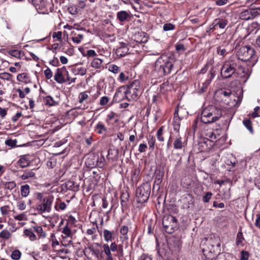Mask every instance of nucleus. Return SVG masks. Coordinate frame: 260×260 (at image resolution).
<instances>
[{
	"label": "nucleus",
	"mask_w": 260,
	"mask_h": 260,
	"mask_svg": "<svg viewBox=\"0 0 260 260\" xmlns=\"http://www.w3.org/2000/svg\"><path fill=\"white\" fill-rule=\"evenodd\" d=\"M140 171L137 169H135L132 172L131 179L133 182H137L138 180V177L139 176Z\"/></svg>",
	"instance_id": "nucleus-42"
},
{
	"label": "nucleus",
	"mask_w": 260,
	"mask_h": 260,
	"mask_svg": "<svg viewBox=\"0 0 260 260\" xmlns=\"http://www.w3.org/2000/svg\"><path fill=\"white\" fill-rule=\"evenodd\" d=\"M61 232L65 235V238L71 237L73 236V233L68 224H66L62 229Z\"/></svg>",
	"instance_id": "nucleus-28"
},
{
	"label": "nucleus",
	"mask_w": 260,
	"mask_h": 260,
	"mask_svg": "<svg viewBox=\"0 0 260 260\" xmlns=\"http://www.w3.org/2000/svg\"><path fill=\"white\" fill-rule=\"evenodd\" d=\"M35 176V173L33 170H25L23 174L20 176L22 180H26Z\"/></svg>",
	"instance_id": "nucleus-23"
},
{
	"label": "nucleus",
	"mask_w": 260,
	"mask_h": 260,
	"mask_svg": "<svg viewBox=\"0 0 260 260\" xmlns=\"http://www.w3.org/2000/svg\"><path fill=\"white\" fill-rule=\"evenodd\" d=\"M107 117L109 120H114L115 123H117L119 121L118 115L113 112H111L109 113Z\"/></svg>",
	"instance_id": "nucleus-38"
},
{
	"label": "nucleus",
	"mask_w": 260,
	"mask_h": 260,
	"mask_svg": "<svg viewBox=\"0 0 260 260\" xmlns=\"http://www.w3.org/2000/svg\"><path fill=\"white\" fill-rule=\"evenodd\" d=\"M138 260H152V258L146 254H142Z\"/></svg>",
	"instance_id": "nucleus-64"
},
{
	"label": "nucleus",
	"mask_w": 260,
	"mask_h": 260,
	"mask_svg": "<svg viewBox=\"0 0 260 260\" xmlns=\"http://www.w3.org/2000/svg\"><path fill=\"white\" fill-rule=\"evenodd\" d=\"M147 148V145L145 143L140 144L139 146L138 151L140 153L145 152Z\"/></svg>",
	"instance_id": "nucleus-59"
},
{
	"label": "nucleus",
	"mask_w": 260,
	"mask_h": 260,
	"mask_svg": "<svg viewBox=\"0 0 260 260\" xmlns=\"http://www.w3.org/2000/svg\"><path fill=\"white\" fill-rule=\"evenodd\" d=\"M88 97L87 91L81 92L79 95V102L82 103L85 100H87Z\"/></svg>",
	"instance_id": "nucleus-44"
},
{
	"label": "nucleus",
	"mask_w": 260,
	"mask_h": 260,
	"mask_svg": "<svg viewBox=\"0 0 260 260\" xmlns=\"http://www.w3.org/2000/svg\"><path fill=\"white\" fill-rule=\"evenodd\" d=\"M3 185L5 189L9 190H12L16 186V183L14 181L3 182Z\"/></svg>",
	"instance_id": "nucleus-30"
},
{
	"label": "nucleus",
	"mask_w": 260,
	"mask_h": 260,
	"mask_svg": "<svg viewBox=\"0 0 260 260\" xmlns=\"http://www.w3.org/2000/svg\"><path fill=\"white\" fill-rule=\"evenodd\" d=\"M84 56L94 57L97 56V54L93 50H88L86 54L83 55Z\"/></svg>",
	"instance_id": "nucleus-54"
},
{
	"label": "nucleus",
	"mask_w": 260,
	"mask_h": 260,
	"mask_svg": "<svg viewBox=\"0 0 260 260\" xmlns=\"http://www.w3.org/2000/svg\"><path fill=\"white\" fill-rule=\"evenodd\" d=\"M109 101H110V99L108 96H102L100 99V104L101 106H102L106 105L108 103Z\"/></svg>",
	"instance_id": "nucleus-52"
},
{
	"label": "nucleus",
	"mask_w": 260,
	"mask_h": 260,
	"mask_svg": "<svg viewBox=\"0 0 260 260\" xmlns=\"http://www.w3.org/2000/svg\"><path fill=\"white\" fill-rule=\"evenodd\" d=\"M130 15L128 12L124 10L118 11L116 14V17L120 22H123L126 21Z\"/></svg>",
	"instance_id": "nucleus-17"
},
{
	"label": "nucleus",
	"mask_w": 260,
	"mask_h": 260,
	"mask_svg": "<svg viewBox=\"0 0 260 260\" xmlns=\"http://www.w3.org/2000/svg\"><path fill=\"white\" fill-rule=\"evenodd\" d=\"M128 227L126 225L122 226L120 230V232L122 235H126L128 233Z\"/></svg>",
	"instance_id": "nucleus-63"
},
{
	"label": "nucleus",
	"mask_w": 260,
	"mask_h": 260,
	"mask_svg": "<svg viewBox=\"0 0 260 260\" xmlns=\"http://www.w3.org/2000/svg\"><path fill=\"white\" fill-rule=\"evenodd\" d=\"M17 164L21 168H24L29 166V161L25 156H22L18 160Z\"/></svg>",
	"instance_id": "nucleus-24"
},
{
	"label": "nucleus",
	"mask_w": 260,
	"mask_h": 260,
	"mask_svg": "<svg viewBox=\"0 0 260 260\" xmlns=\"http://www.w3.org/2000/svg\"><path fill=\"white\" fill-rule=\"evenodd\" d=\"M181 118L179 115V111L176 110L174 113V116L173 120V129L176 131L177 133H179V131L180 126V121Z\"/></svg>",
	"instance_id": "nucleus-15"
},
{
	"label": "nucleus",
	"mask_w": 260,
	"mask_h": 260,
	"mask_svg": "<svg viewBox=\"0 0 260 260\" xmlns=\"http://www.w3.org/2000/svg\"><path fill=\"white\" fill-rule=\"evenodd\" d=\"M62 32L61 31H58L57 32H54L52 34V37L53 38H57V40L59 41H61Z\"/></svg>",
	"instance_id": "nucleus-58"
},
{
	"label": "nucleus",
	"mask_w": 260,
	"mask_h": 260,
	"mask_svg": "<svg viewBox=\"0 0 260 260\" xmlns=\"http://www.w3.org/2000/svg\"><path fill=\"white\" fill-rule=\"evenodd\" d=\"M21 195L22 197H26L30 192V187L28 184L22 185L20 187Z\"/></svg>",
	"instance_id": "nucleus-25"
},
{
	"label": "nucleus",
	"mask_w": 260,
	"mask_h": 260,
	"mask_svg": "<svg viewBox=\"0 0 260 260\" xmlns=\"http://www.w3.org/2000/svg\"><path fill=\"white\" fill-rule=\"evenodd\" d=\"M9 54L15 57L20 58L21 55V52L18 50H12L9 51Z\"/></svg>",
	"instance_id": "nucleus-48"
},
{
	"label": "nucleus",
	"mask_w": 260,
	"mask_h": 260,
	"mask_svg": "<svg viewBox=\"0 0 260 260\" xmlns=\"http://www.w3.org/2000/svg\"><path fill=\"white\" fill-rule=\"evenodd\" d=\"M227 24L228 21L226 20L221 18H216L213 20L210 26L211 29H215L217 27L220 29H223Z\"/></svg>",
	"instance_id": "nucleus-14"
},
{
	"label": "nucleus",
	"mask_w": 260,
	"mask_h": 260,
	"mask_svg": "<svg viewBox=\"0 0 260 260\" xmlns=\"http://www.w3.org/2000/svg\"><path fill=\"white\" fill-rule=\"evenodd\" d=\"M24 235L29 238V240L31 241H34L37 240L36 235L30 230L25 229L24 230Z\"/></svg>",
	"instance_id": "nucleus-27"
},
{
	"label": "nucleus",
	"mask_w": 260,
	"mask_h": 260,
	"mask_svg": "<svg viewBox=\"0 0 260 260\" xmlns=\"http://www.w3.org/2000/svg\"><path fill=\"white\" fill-rule=\"evenodd\" d=\"M33 229L38 233L39 238H45L46 237V233L43 231L41 226H35L33 227Z\"/></svg>",
	"instance_id": "nucleus-26"
},
{
	"label": "nucleus",
	"mask_w": 260,
	"mask_h": 260,
	"mask_svg": "<svg viewBox=\"0 0 260 260\" xmlns=\"http://www.w3.org/2000/svg\"><path fill=\"white\" fill-rule=\"evenodd\" d=\"M162 225L167 233L172 234L177 229V220L174 216L166 214L163 217Z\"/></svg>",
	"instance_id": "nucleus-9"
},
{
	"label": "nucleus",
	"mask_w": 260,
	"mask_h": 260,
	"mask_svg": "<svg viewBox=\"0 0 260 260\" xmlns=\"http://www.w3.org/2000/svg\"><path fill=\"white\" fill-rule=\"evenodd\" d=\"M53 197L48 196L44 198L40 203H38L36 205V209L40 213L50 212L51 209V206L53 202Z\"/></svg>",
	"instance_id": "nucleus-10"
},
{
	"label": "nucleus",
	"mask_w": 260,
	"mask_h": 260,
	"mask_svg": "<svg viewBox=\"0 0 260 260\" xmlns=\"http://www.w3.org/2000/svg\"><path fill=\"white\" fill-rule=\"evenodd\" d=\"M17 80L20 82L27 84L31 82L30 79L27 74L23 73L19 74L17 76Z\"/></svg>",
	"instance_id": "nucleus-20"
},
{
	"label": "nucleus",
	"mask_w": 260,
	"mask_h": 260,
	"mask_svg": "<svg viewBox=\"0 0 260 260\" xmlns=\"http://www.w3.org/2000/svg\"><path fill=\"white\" fill-rule=\"evenodd\" d=\"M95 130L98 133L102 134L106 132L107 128L103 123L99 122L95 126Z\"/></svg>",
	"instance_id": "nucleus-34"
},
{
	"label": "nucleus",
	"mask_w": 260,
	"mask_h": 260,
	"mask_svg": "<svg viewBox=\"0 0 260 260\" xmlns=\"http://www.w3.org/2000/svg\"><path fill=\"white\" fill-rule=\"evenodd\" d=\"M17 207L20 210H23L26 208V205L24 201H20L17 204Z\"/></svg>",
	"instance_id": "nucleus-62"
},
{
	"label": "nucleus",
	"mask_w": 260,
	"mask_h": 260,
	"mask_svg": "<svg viewBox=\"0 0 260 260\" xmlns=\"http://www.w3.org/2000/svg\"><path fill=\"white\" fill-rule=\"evenodd\" d=\"M29 3L32 4L37 9H42L45 6L44 0H28Z\"/></svg>",
	"instance_id": "nucleus-21"
},
{
	"label": "nucleus",
	"mask_w": 260,
	"mask_h": 260,
	"mask_svg": "<svg viewBox=\"0 0 260 260\" xmlns=\"http://www.w3.org/2000/svg\"><path fill=\"white\" fill-rule=\"evenodd\" d=\"M222 115L221 110L214 107L204 109L201 113V120L205 124L216 122Z\"/></svg>",
	"instance_id": "nucleus-3"
},
{
	"label": "nucleus",
	"mask_w": 260,
	"mask_h": 260,
	"mask_svg": "<svg viewBox=\"0 0 260 260\" xmlns=\"http://www.w3.org/2000/svg\"><path fill=\"white\" fill-rule=\"evenodd\" d=\"M225 164L230 166V168L228 169L229 171H231L232 169L235 167L236 163L235 162H232L231 160L228 159Z\"/></svg>",
	"instance_id": "nucleus-60"
},
{
	"label": "nucleus",
	"mask_w": 260,
	"mask_h": 260,
	"mask_svg": "<svg viewBox=\"0 0 260 260\" xmlns=\"http://www.w3.org/2000/svg\"><path fill=\"white\" fill-rule=\"evenodd\" d=\"M83 38V35L79 34L77 35V37H73L72 40L74 42H75L77 44H79L81 42Z\"/></svg>",
	"instance_id": "nucleus-55"
},
{
	"label": "nucleus",
	"mask_w": 260,
	"mask_h": 260,
	"mask_svg": "<svg viewBox=\"0 0 260 260\" xmlns=\"http://www.w3.org/2000/svg\"><path fill=\"white\" fill-rule=\"evenodd\" d=\"M172 137L171 142L173 148L175 150H181L186 145V142L184 139L182 137L179 133L173 135Z\"/></svg>",
	"instance_id": "nucleus-11"
},
{
	"label": "nucleus",
	"mask_w": 260,
	"mask_h": 260,
	"mask_svg": "<svg viewBox=\"0 0 260 260\" xmlns=\"http://www.w3.org/2000/svg\"><path fill=\"white\" fill-rule=\"evenodd\" d=\"M45 104L50 106H53L56 105L57 103L49 95L46 96L44 100Z\"/></svg>",
	"instance_id": "nucleus-31"
},
{
	"label": "nucleus",
	"mask_w": 260,
	"mask_h": 260,
	"mask_svg": "<svg viewBox=\"0 0 260 260\" xmlns=\"http://www.w3.org/2000/svg\"><path fill=\"white\" fill-rule=\"evenodd\" d=\"M150 191L151 186L148 183H143L138 187L136 191L137 202L142 204L146 202L149 199Z\"/></svg>",
	"instance_id": "nucleus-6"
},
{
	"label": "nucleus",
	"mask_w": 260,
	"mask_h": 260,
	"mask_svg": "<svg viewBox=\"0 0 260 260\" xmlns=\"http://www.w3.org/2000/svg\"><path fill=\"white\" fill-rule=\"evenodd\" d=\"M103 251L107 256L112 255L109 246L108 244H104L103 245Z\"/></svg>",
	"instance_id": "nucleus-49"
},
{
	"label": "nucleus",
	"mask_w": 260,
	"mask_h": 260,
	"mask_svg": "<svg viewBox=\"0 0 260 260\" xmlns=\"http://www.w3.org/2000/svg\"><path fill=\"white\" fill-rule=\"evenodd\" d=\"M105 159L103 156H101L100 158H98L96 160V165L99 167L102 168L105 166Z\"/></svg>",
	"instance_id": "nucleus-50"
},
{
	"label": "nucleus",
	"mask_w": 260,
	"mask_h": 260,
	"mask_svg": "<svg viewBox=\"0 0 260 260\" xmlns=\"http://www.w3.org/2000/svg\"><path fill=\"white\" fill-rule=\"evenodd\" d=\"M244 125L247 128V129L251 133H253V129L252 125V123L250 119H245L243 121Z\"/></svg>",
	"instance_id": "nucleus-36"
},
{
	"label": "nucleus",
	"mask_w": 260,
	"mask_h": 260,
	"mask_svg": "<svg viewBox=\"0 0 260 260\" xmlns=\"http://www.w3.org/2000/svg\"><path fill=\"white\" fill-rule=\"evenodd\" d=\"M103 60L99 58H94L91 62V66L95 69H102L104 68Z\"/></svg>",
	"instance_id": "nucleus-19"
},
{
	"label": "nucleus",
	"mask_w": 260,
	"mask_h": 260,
	"mask_svg": "<svg viewBox=\"0 0 260 260\" xmlns=\"http://www.w3.org/2000/svg\"><path fill=\"white\" fill-rule=\"evenodd\" d=\"M141 93L140 82L136 80L127 85L126 89L124 91L126 99L129 101L136 99Z\"/></svg>",
	"instance_id": "nucleus-5"
},
{
	"label": "nucleus",
	"mask_w": 260,
	"mask_h": 260,
	"mask_svg": "<svg viewBox=\"0 0 260 260\" xmlns=\"http://www.w3.org/2000/svg\"><path fill=\"white\" fill-rule=\"evenodd\" d=\"M237 59H230L226 61L222 67L221 75L224 78L231 77L235 72L238 67Z\"/></svg>",
	"instance_id": "nucleus-8"
},
{
	"label": "nucleus",
	"mask_w": 260,
	"mask_h": 260,
	"mask_svg": "<svg viewBox=\"0 0 260 260\" xmlns=\"http://www.w3.org/2000/svg\"><path fill=\"white\" fill-rule=\"evenodd\" d=\"M128 50L127 44L122 42L120 43V46L116 49V54L118 56L123 57L127 54Z\"/></svg>",
	"instance_id": "nucleus-16"
},
{
	"label": "nucleus",
	"mask_w": 260,
	"mask_h": 260,
	"mask_svg": "<svg viewBox=\"0 0 260 260\" xmlns=\"http://www.w3.org/2000/svg\"><path fill=\"white\" fill-rule=\"evenodd\" d=\"M21 255V252L19 250H15L12 252L11 257L14 260H19Z\"/></svg>",
	"instance_id": "nucleus-37"
},
{
	"label": "nucleus",
	"mask_w": 260,
	"mask_h": 260,
	"mask_svg": "<svg viewBox=\"0 0 260 260\" xmlns=\"http://www.w3.org/2000/svg\"><path fill=\"white\" fill-rule=\"evenodd\" d=\"M176 61V59L173 55H161L155 62L154 72L157 73L158 76L160 77L168 75L173 71Z\"/></svg>",
	"instance_id": "nucleus-1"
},
{
	"label": "nucleus",
	"mask_w": 260,
	"mask_h": 260,
	"mask_svg": "<svg viewBox=\"0 0 260 260\" xmlns=\"http://www.w3.org/2000/svg\"><path fill=\"white\" fill-rule=\"evenodd\" d=\"M216 74V70L214 68H212L211 69L208 75V79H207L205 82H202V86L201 89L202 92H205L208 86L210 84L212 79L214 78Z\"/></svg>",
	"instance_id": "nucleus-13"
},
{
	"label": "nucleus",
	"mask_w": 260,
	"mask_h": 260,
	"mask_svg": "<svg viewBox=\"0 0 260 260\" xmlns=\"http://www.w3.org/2000/svg\"><path fill=\"white\" fill-rule=\"evenodd\" d=\"M76 222V220L75 218L73 215H69L68 218L67 219V222L66 224H68V225L70 224H74Z\"/></svg>",
	"instance_id": "nucleus-57"
},
{
	"label": "nucleus",
	"mask_w": 260,
	"mask_h": 260,
	"mask_svg": "<svg viewBox=\"0 0 260 260\" xmlns=\"http://www.w3.org/2000/svg\"><path fill=\"white\" fill-rule=\"evenodd\" d=\"M129 197L128 191L127 190H122L120 196L121 205L122 207H126L127 206V202Z\"/></svg>",
	"instance_id": "nucleus-18"
},
{
	"label": "nucleus",
	"mask_w": 260,
	"mask_h": 260,
	"mask_svg": "<svg viewBox=\"0 0 260 260\" xmlns=\"http://www.w3.org/2000/svg\"><path fill=\"white\" fill-rule=\"evenodd\" d=\"M11 237V233L7 229H4L0 232V238L8 240Z\"/></svg>",
	"instance_id": "nucleus-32"
},
{
	"label": "nucleus",
	"mask_w": 260,
	"mask_h": 260,
	"mask_svg": "<svg viewBox=\"0 0 260 260\" xmlns=\"http://www.w3.org/2000/svg\"><path fill=\"white\" fill-rule=\"evenodd\" d=\"M5 144L8 146L14 147L16 145V141L12 139H8L5 141Z\"/></svg>",
	"instance_id": "nucleus-61"
},
{
	"label": "nucleus",
	"mask_w": 260,
	"mask_h": 260,
	"mask_svg": "<svg viewBox=\"0 0 260 260\" xmlns=\"http://www.w3.org/2000/svg\"><path fill=\"white\" fill-rule=\"evenodd\" d=\"M54 78L55 81L59 84L67 82H69V83H74L76 80V78H71L70 77L69 72L65 67L56 69Z\"/></svg>",
	"instance_id": "nucleus-7"
},
{
	"label": "nucleus",
	"mask_w": 260,
	"mask_h": 260,
	"mask_svg": "<svg viewBox=\"0 0 260 260\" xmlns=\"http://www.w3.org/2000/svg\"><path fill=\"white\" fill-rule=\"evenodd\" d=\"M149 149L153 150L155 143V138L153 136H149V139L148 140Z\"/></svg>",
	"instance_id": "nucleus-39"
},
{
	"label": "nucleus",
	"mask_w": 260,
	"mask_h": 260,
	"mask_svg": "<svg viewBox=\"0 0 260 260\" xmlns=\"http://www.w3.org/2000/svg\"><path fill=\"white\" fill-rule=\"evenodd\" d=\"M237 56L238 61L241 60L243 61H249L251 66H254L257 61V57L255 55V51L253 48L249 46L241 47L237 52Z\"/></svg>",
	"instance_id": "nucleus-2"
},
{
	"label": "nucleus",
	"mask_w": 260,
	"mask_h": 260,
	"mask_svg": "<svg viewBox=\"0 0 260 260\" xmlns=\"http://www.w3.org/2000/svg\"><path fill=\"white\" fill-rule=\"evenodd\" d=\"M259 15L257 9H249L243 11L240 14L241 19L248 20L252 19Z\"/></svg>",
	"instance_id": "nucleus-12"
},
{
	"label": "nucleus",
	"mask_w": 260,
	"mask_h": 260,
	"mask_svg": "<svg viewBox=\"0 0 260 260\" xmlns=\"http://www.w3.org/2000/svg\"><path fill=\"white\" fill-rule=\"evenodd\" d=\"M104 238L106 242L111 241L112 240V233L109 230H105L104 231Z\"/></svg>",
	"instance_id": "nucleus-35"
},
{
	"label": "nucleus",
	"mask_w": 260,
	"mask_h": 260,
	"mask_svg": "<svg viewBox=\"0 0 260 260\" xmlns=\"http://www.w3.org/2000/svg\"><path fill=\"white\" fill-rule=\"evenodd\" d=\"M217 52L218 54L224 57L226 55L227 53V51L224 48H223L222 46H219L217 48Z\"/></svg>",
	"instance_id": "nucleus-47"
},
{
	"label": "nucleus",
	"mask_w": 260,
	"mask_h": 260,
	"mask_svg": "<svg viewBox=\"0 0 260 260\" xmlns=\"http://www.w3.org/2000/svg\"><path fill=\"white\" fill-rule=\"evenodd\" d=\"M118 154V150H115L114 149H109L108 150V153L107 155V158L108 159L113 160L115 156Z\"/></svg>",
	"instance_id": "nucleus-33"
},
{
	"label": "nucleus",
	"mask_w": 260,
	"mask_h": 260,
	"mask_svg": "<svg viewBox=\"0 0 260 260\" xmlns=\"http://www.w3.org/2000/svg\"><path fill=\"white\" fill-rule=\"evenodd\" d=\"M206 247L203 248V252L205 255H209V257L213 258L216 252L220 250V242L218 237L214 236L206 239Z\"/></svg>",
	"instance_id": "nucleus-4"
},
{
	"label": "nucleus",
	"mask_w": 260,
	"mask_h": 260,
	"mask_svg": "<svg viewBox=\"0 0 260 260\" xmlns=\"http://www.w3.org/2000/svg\"><path fill=\"white\" fill-rule=\"evenodd\" d=\"M244 241V238L243 235V233L241 231H239L237 235L236 244L237 246H243V241Z\"/></svg>",
	"instance_id": "nucleus-29"
},
{
	"label": "nucleus",
	"mask_w": 260,
	"mask_h": 260,
	"mask_svg": "<svg viewBox=\"0 0 260 260\" xmlns=\"http://www.w3.org/2000/svg\"><path fill=\"white\" fill-rule=\"evenodd\" d=\"M163 130V126H161L157 130L156 133L157 138L158 140L160 142H163L165 140L164 137L162 136Z\"/></svg>",
	"instance_id": "nucleus-40"
},
{
	"label": "nucleus",
	"mask_w": 260,
	"mask_h": 260,
	"mask_svg": "<svg viewBox=\"0 0 260 260\" xmlns=\"http://www.w3.org/2000/svg\"><path fill=\"white\" fill-rule=\"evenodd\" d=\"M44 73L45 78L47 79H51L53 76V73L51 70L48 68L44 71Z\"/></svg>",
	"instance_id": "nucleus-53"
},
{
	"label": "nucleus",
	"mask_w": 260,
	"mask_h": 260,
	"mask_svg": "<svg viewBox=\"0 0 260 260\" xmlns=\"http://www.w3.org/2000/svg\"><path fill=\"white\" fill-rule=\"evenodd\" d=\"M175 28V25L170 23H165L163 26V30L165 31L173 30Z\"/></svg>",
	"instance_id": "nucleus-41"
},
{
	"label": "nucleus",
	"mask_w": 260,
	"mask_h": 260,
	"mask_svg": "<svg viewBox=\"0 0 260 260\" xmlns=\"http://www.w3.org/2000/svg\"><path fill=\"white\" fill-rule=\"evenodd\" d=\"M73 72L75 75H79L80 76H84L86 74L87 70L85 68L81 67L79 68L75 67L72 69Z\"/></svg>",
	"instance_id": "nucleus-22"
},
{
	"label": "nucleus",
	"mask_w": 260,
	"mask_h": 260,
	"mask_svg": "<svg viewBox=\"0 0 260 260\" xmlns=\"http://www.w3.org/2000/svg\"><path fill=\"white\" fill-rule=\"evenodd\" d=\"M0 211L3 215H8L10 211V207L8 205L4 206L0 208Z\"/></svg>",
	"instance_id": "nucleus-45"
},
{
	"label": "nucleus",
	"mask_w": 260,
	"mask_h": 260,
	"mask_svg": "<svg viewBox=\"0 0 260 260\" xmlns=\"http://www.w3.org/2000/svg\"><path fill=\"white\" fill-rule=\"evenodd\" d=\"M68 10L69 13L72 15H75L78 12L77 6L75 5L69 6Z\"/></svg>",
	"instance_id": "nucleus-43"
},
{
	"label": "nucleus",
	"mask_w": 260,
	"mask_h": 260,
	"mask_svg": "<svg viewBox=\"0 0 260 260\" xmlns=\"http://www.w3.org/2000/svg\"><path fill=\"white\" fill-rule=\"evenodd\" d=\"M213 194L211 192H207L203 197V201L204 203H208L211 199Z\"/></svg>",
	"instance_id": "nucleus-51"
},
{
	"label": "nucleus",
	"mask_w": 260,
	"mask_h": 260,
	"mask_svg": "<svg viewBox=\"0 0 260 260\" xmlns=\"http://www.w3.org/2000/svg\"><path fill=\"white\" fill-rule=\"evenodd\" d=\"M50 240L52 242V246L53 247H55V246L58 245L59 244V242L56 239L55 234L53 233L51 234V235Z\"/></svg>",
	"instance_id": "nucleus-56"
},
{
	"label": "nucleus",
	"mask_w": 260,
	"mask_h": 260,
	"mask_svg": "<svg viewBox=\"0 0 260 260\" xmlns=\"http://www.w3.org/2000/svg\"><path fill=\"white\" fill-rule=\"evenodd\" d=\"M109 71L114 74H117L119 72V68L115 64H111L109 66Z\"/></svg>",
	"instance_id": "nucleus-46"
}]
</instances>
